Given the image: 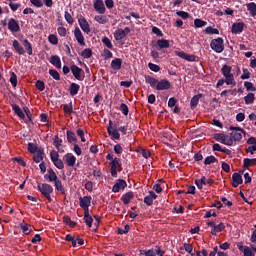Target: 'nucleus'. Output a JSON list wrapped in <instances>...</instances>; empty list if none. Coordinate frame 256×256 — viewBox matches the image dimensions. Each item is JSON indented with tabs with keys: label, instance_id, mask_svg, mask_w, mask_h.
Masks as SVG:
<instances>
[{
	"label": "nucleus",
	"instance_id": "55",
	"mask_svg": "<svg viewBox=\"0 0 256 256\" xmlns=\"http://www.w3.org/2000/svg\"><path fill=\"white\" fill-rule=\"evenodd\" d=\"M243 256H255V253H253V249L249 248V246H244Z\"/></svg>",
	"mask_w": 256,
	"mask_h": 256
},
{
	"label": "nucleus",
	"instance_id": "38",
	"mask_svg": "<svg viewBox=\"0 0 256 256\" xmlns=\"http://www.w3.org/2000/svg\"><path fill=\"white\" fill-rule=\"evenodd\" d=\"M81 57L84 59H91L93 57V50L91 48H86L81 52Z\"/></svg>",
	"mask_w": 256,
	"mask_h": 256
},
{
	"label": "nucleus",
	"instance_id": "42",
	"mask_svg": "<svg viewBox=\"0 0 256 256\" xmlns=\"http://www.w3.org/2000/svg\"><path fill=\"white\" fill-rule=\"evenodd\" d=\"M244 101L246 105H252L255 102V94L249 93L247 96L244 97Z\"/></svg>",
	"mask_w": 256,
	"mask_h": 256
},
{
	"label": "nucleus",
	"instance_id": "23",
	"mask_svg": "<svg viewBox=\"0 0 256 256\" xmlns=\"http://www.w3.org/2000/svg\"><path fill=\"white\" fill-rule=\"evenodd\" d=\"M145 81L148 83V85H150V87H152V89H157L159 80H157L155 77L147 75L145 76Z\"/></svg>",
	"mask_w": 256,
	"mask_h": 256
},
{
	"label": "nucleus",
	"instance_id": "29",
	"mask_svg": "<svg viewBox=\"0 0 256 256\" xmlns=\"http://www.w3.org/2000/svg\"><path fill=\"white\" fill-rule=\"evenodd\" d=\"M66 137H67V141L70 144H76L77 143V136L74 134L73 131L71 130H67L66 131Z\"/></svg>",
	"mask_w": 256,
	"mask_h": 256
},
{
	"label": "nucleus",
	"instance_id": "36",
	"mask_svg": "<svg viewBox=\"0 0 256 256\" xmlns=\"http://www.w3.org/2000/svg\"><path fill=\"white\" fill-rule=\"evenodd\" d=\"M54 187L56 191H59L61 193V195H65V187H63V183L61 182V180H56L54 182Z\"/></svg>",
	"mask_w": 256,
	"mask_h": 256
},
{
	"label": "nucleus",
	"instance_id": "50",
	"mask_svg": "<svg viewBox=\"0 0 256 256\" xmlns=\"http://www.w3.org/2000/svg\"><path fill=\"white\" fill-rule=\"evenodd\" d=\"M28 151L29 153L35 154L38 153L39 147H37L34 143H28Z\"/></svg>",
	"mask_w": 256,
	"mask_h": 256
},
{
	"label": "nucleus",
	"instance_id": "14",
	"mask_svg": "<svg viewBox=\"0 0 256 256\" xmlns=\"http://www.w3.org/2000/svg\"><path fill=\"white\" fill-rule=\"evenodd\" d=\"M94 9L97 11V13H100V15H105V11H107L103 0H95Z\"/></svg>",
	"mask_w": 256,
	"mask_h": 256
},
{
	"label": "nucleus",
	"instance_id": "44",
	"mask_svg": "<svg viewBox=\"0 0 256 256\" xmlns=\"http://www.w3.org/2000/svg\"><path fill=\"white\" fill-rule=\"evenodd\" d=\"M102 43L103 45H105V47H107V49H113V43L111 42V39H109V37L104 36L102 38Z\"/></svg>",
	"mask_w": 256,
	"mask_h": 256
},
{
	"label": "nucleus",
	"instance_id": "64",
	"mask_svg": "<svg viewBox=\"0 0 256 256\" xmlns=\"http://www.w3.org/2000/svg\"><path fill=\"white\" fill-rule=\"evenodd\" d=\"M177 105V99L175 97H171L168 100V107L172 109V107H175Z\"/></svg>",
	"mask_w": 256,
	"mask_h": 256
},
{
	"label": "nucleus",
	"instance_id": "5",
	"mask_svg": "<svg viewBox=\"0 0 256 256\" xmlns=\"http://www.w3.org/2000/svg\"><path fill=\"white\" fill-rule=\"evenodd\" d=\"M174 53L177 57H180V59H184L185 61H188L189 63L199 62V56H196L193 54H187L184 51H175Z\"/></svg>",
	"mask_w": 256,
	"mask_h": 256
},
{
	"label": "nucleus",
	"instance_id": "12",
	"mask_svg": "<svg viewBox=\"0 0 256 256\" xmlns=\"http://www.w3.org/2000/svg\"><path fill=\"white\" fill-rule=\"evenodd\" d=\"M231 185L234 188L239 187V185H243V176L237 172L233 173Z\"/></svg>",
	"mask_w": 256,
	"mask_h": 256
},
{
	"label": "nucleus",
	"instance_id": "46",
	"mask_svg": "<svg viewBox=\"0 0 256 256\" xmlns=\"http://www.w3.org/2000/svg\"><path fill=\"white\" fill-rule=\"evenodd\" d=\"M48 41L51 45H59V38H57V35L55 34H50L48 36Z\"/></svg>",
	"mask_w": 256,
	"mask_h": 256
},
{
	"label": "nucleus",
	"instance_id": "2",
	"mask_svg": "<svg viewBox=\"0 0 256 256\" xmlns=\"http://www.w3.org/2000/svg\"><path fill=\"white\" fill-rule=\"evenodd\" d=\"M232 71V67L224 64L222 69H221V73L222 75L225 77V82L226 85H237V82H235V76L233 75V73H231Z\"/></svg>",
	"mask_w": 256,
	"mask_h": 256
},
{
	"label": "nucleus",
	"instance_id": "59",
	"mask_svg": "<svg viewBox=\"0 0 256 256\" xmlns=\"http://www.w3.org/2000/svg\"><path fill=\"white\" fill-rule=\"evenodd\" d=\"M36 88L38 89V91H45V82H43V80H37Z\"/></svg>",
	"mask_w": 256,
	"mask_h": 256
},
{
	"label": "nucleus",
	"instance_id": "35",
	"mask_svg": "<svg viewBox=\"0 0 256 256\" xmlns=\"http://www.w3.org/2000/svg\"><path fill=\"white\" fill-rule=\"evenodd\" d=\"M157 45H158L159 49H169V47H170L169 40H167V39L157 40Z\"/></svg>",
	"mask_w": 256,
	"mask_h": 256
},
{
	"label": "nucleus",
	"instance_id": "30",
	"mask_svg": "<svg viewBox=\"0 0 256 256\" xmlns=\"http://www.w3.org/2000/svg\"><path fill=\"white\" fill-rule=\"evenodd\" d=\"M243 167L244 169H249V167H255L256 165V158H245L243 160Z\"/></svg>",
	"mask_w": 256,
	"mask_h": 256
},
{
	"label": "nucleus",
	"instance_id": "26",
	"mask_svg": "<svg viewBox=\"0 0 256 256\" xmlns=\"http://www.w3.org/2000/svg\"><path fill=\"white\" fill-rule=\"evenodd\" d=\"M79 89H81V86L75 82L70 84V88H69V94L71 95V97H75V95H77V93H79Z\"/></svg>",
	"mask_w": 256,
	"mask_h": 256
},
{
	"label": "nucleus",
	"instance_id": "16",
	"mask_svg": "<svg viewBox=\"0 0 256 256\" xmlns=\"http://www.w3.org/2000/svg\"><path fill=\"white\" fill-rule=\"evenodd\" d=\"M148 193H149V195H147L144 198V203H145V205H147V207H151V205H153V201H155V199H157V194H155L153 192V190L149 191Z\"/></svg>",
	"mask_w": 256,
	"mask_h": 256
},
{
	"label": "nucleus",
	"instance_id": "22",
	"mask_svg": "<svg viewBox=\"0 0 256 256\" xmlns=\"http://www.w3.org/2000/svg\"><path fill=\"white\" fill-rule=\"evenodd\" d=\"M64 160L66 161V165L68 167H73L77 161V158L71 154V153H67L65 156H64Z\"/></svg>",
	"mask_w": 256,
	"mask_h": 256
},
{
	"label": "nucleus",
	"instance_id": "40",
	"mask_svg": "<svg viewBox=\"0 0 256 256\" xmlns=\"http://www.w3.org/2000/svg\"><path fill=\"white\" fill-rule=\"evenodd\" d=\"M108 135L112 139H116V140L121 139V134L119 133V130H117V129H113V130L108 131Z\"/></svg>",
	"mask_w": 256,
	"mask_h": 256
},
{
	"label": "nucleus",
	"instance_id": "37",
	"mask_svg": "<svg viewBox=\"0 0 256 256\" xmlns=\"http://www.w3.org/2000/svg\"><path fill=\"white\" fill-rule=\"evenodd\" d=\"M94 21H96L100 25H105L106 23L109 22V19H107V16H105V15H96L94 17Z\"/></svg>",
	"mask_w": 256,
	"mask_h": 256
},
{
	"label": "nucleus",
	"instance_id": "8",
	"mask_svg": "<svg viewBox=\"0 0 256 256\" xmlns=\"http://www.w3.org/2000/svg\"><path fill=\"white\" fill-rule=\"evenodd\" d=\"M70 71H71L73 77H75L77 79V81H83V77L81 76V73H83V69H81L79 66L73 64L70 67Z\"/></svg>",
	"mask_w": 256,
	"mask_h": 256
},
{
	"label": "nucleus",
	"instance_id": "57",
	"mask_svg": "<svg viewBox=\"0 0 256 256\" xmlns=\"http://www.w3.org/2000/svg\"><path fill=\"white\" fill-rule=\"evenodd\" d=\"M102 57H104V59H112L113 58V52H111L109 49L105 48L103 50Z\"/></svg>",
	"mask_w": 256,
	"mask_h": 256
},
{
	"label": "nucleus",
	"instance_id": "62",
	"mask_svg": "<svg viewBox=\"0 0 256 256\" xmlns=\"http://www.w3.org/2000/svg\"><path fill=\"white\" fill-rule=\"evenodd\" d=\"M50 159H51L52 162H54L57 159H59V152H57L56 150H52L50 152Z\"/></svg>",
	"mask_w": 256,
	"mask_h": 256
},
{
	"label": "nucleus",
	"instance_id": "63",
	"mask_svg": "<svg viewBox=\"0 0 256 256\" xmlns=\"http://www.w3.org/2000/svg\"><path fill=\"white\" fill-rule=\"evenodd\" d=\"M244 87H246L247 91H256L255 86L251 82H244Z\"/></svg>",
	"mask_w": 256,
	"mask_h": 256
},
{
	"label": "nucleus",
	"instance_id": "1",
	"mask_svg": "<svg viewBox=\"0 0 256 256\" xmlns=\"http://www.w3.org/2000/svg\"><path fill=\"white\" fill-rule=\"evenodd\" d=\"M37 189L41 193V195L44 196L45 199H47V201L49 203H51V201H53V198H51V194L53 193V186L51 184L38 183Z\"/></svg>",
	"mask_w": 256,
	"mask_h": 256
},
{
	"label": "nucleus",
	"instance_id": "56",
	"mask_svg": "<svg viewBox=\"0 0 256 256\" xmlns=\"http://www.w3.org/2000/svg\"><path fill=\"white\" fill-rule=\"evenodd\" d=\"M10 83L12 85V87H17V74H15V72H12L11 73V76H10Z\"/></svg>",
	"mask_w": 256,
	"mask_h": 256
},
{
	"label": "nucleus",
	"instance_id": "7",
	"mask_svg": "<svg viewBox=\"0 0 256 256\" xmlns=\"http://www.w3.org/2000/svg\"><path fill=\"white\" fill-rule=\"evenodd\" d=\"M8 29L11 31V33H19V31H21L19 21L15 20L14 18H10L8 22Z\"/></svg>",
	"mask_w": 256,
	"mask_h": 256
},
{
	"label": "nucleus",
	"instance_id": "15",
	"mask_svg": "<svg viewBox=\"0 0 256 256\" xmlns=\"http://www.w3.org/2000/svg\"><path fill=\"white\" fill-rule=\"evenodd\" d=\"M78 23L84 33H87V35H89V33H91V28L89 26V22H87V19H85V17L78 19Z\"/></svg>",
	"mask_w": 256,
	"mask_h": 256
},
{
	"label": "nucleus",
	"instance_id": "31",
	"mask_svg": "<svg viewBox=\"0 0 256 256\" xmlns=\"http://www.w3.org/2000/svg\"><path fill=\"white\" fill-rule=\"evenodd\" d=\"M51 65H54L57 69H61V58L57 55H53L50 58Z\"/></svg>",
	"mask_w": 256,
	"mask_h": 256
},
{
	"label": "nucleus",
	"instance_id": "18",
	"mask_svg": "<svg viewBox=\"0 0 256 256\" xmlns=\"http://www.w3.org/2000/svg\"><path fill=\"white\" fill-rule=\"evenodd\" d=\"M44 157H45V149H43V147H40L38 149V152L34 154L33 161L34 163H41Z\"/></svg>",
	"mask_w": 256,
	"mask_h": 256
},
{
	"label": "nucleus",
	"instance_id": "6",
	"mask_svg": "<svg viewBox=\"0 0 256 256\" xmlns=\"http://www.w3.org/2000/svg\"><path fill=\"white\" fill-rule=\"evenodd\" d=\"M93 198L91 196H84L79 198V205L83 211H89V207H91V200Z\"/></svg>",
	"mask_w": 256,
	"mask_h": 256
},
{
	"label": "nucleus",
	"instance_id": "32",
	"mask_svg": "<svg viewBox=\"0 0 256 256\" xmlns=\"http://www.w3.org/2000/svg\"><path fill=\"white\" fill-rule=\"evenodd\" d=\"M53 145L56 147L57 151H61V147H63V139L59 138L58 135H55L53 138Z\"/></svg>",
	"mask_w": 256,
	"mask_h": 256
},
{
	"label": "nucleus",
	"instance_id": "43",
	"mask_svg": "<svg viewBox=\"0 0 256 256\" xmlns=\"http://www.w3.org/2000/svg\"><path fill=\"white\" fill-rule=\"evenodd\" d=\"M63 223H65L66 225H68L69 227H77V222H73L71 220V217L69 216H64L63 217Z\"/></svg>",
	"mask_w": 256,
	"mask_h": 256
},
{
	"label": "nucleus",
	"instance_id": "11",
	"mask_svg": "<svg viewBox=\"0 0 256 256\" xmlns=\"http://www.w3.org/2000/svg\"><path fill=\"white\" fill-rule=\"evenodd\" d=\"M74 37L79 45H81V47H85V37L83 36V32H81V29H79V27L75 28Z\"/></svg>",
	"mask_w": 256,
	"mask_h": 256
},
{
	"label": "nucleus",
	"instance_id": "9",
	"mask_svg": "<svg viewBox=\"0 0 256 256\" xmlns=\"http://www.w3.org/2000/svg\"><path fill=\"white\" fill-rule=\"evenodd\" d=\"M171 87V82L167 79H162L158 81V84L156 85V91H168V89Z\"/></svg>",
	"mask_w": 256,
	"mask_h": 256
},
{
	"label": "nucleus",
	"instance_id": "19",
	"mask_svg": "<svg viewBox=\"0 0 256 256\" xmlns=\"http://www.w3.org/2000/svg\"><path fill=\"white\" fill-rule=\"evenodd\" d=\"M12 47L18 55H25V48H23V45H21L17 40H13Z\"/></svg>",
	"mask_w": 256,
	"mask_h": 256
},
{
	"label": "nucleus",
	"instance_id": "27",
	"mask_svg": "<svg viewBox=\"0 0 256 256\" xmlns=\"http://www.w3.org/2000/svg\"><path fill=\"white\" fill-rule=\"evenodd\" d=\"M84 222L86 223L87 227H93V217L89 214V210L84 211Z\"/></svg>",
	"mask_w": 256,
	"mask_h": 256
},
{
	"label": "nucleus",
	"instance_id": "21",
	"mask_svg": "<svg viewBox=\"0 0 256 256\" xmlns=\"http://www.w3.org/2000/svg\"><path fill=\"white\" fill-rule=\"evenodd\" d=\"M135 197V194H133L132 191L126 192L121 196V201L124 205H129L131 203V200Z\"/></svg>",
	"mask_w": 256,
	"mask_h": 256
},
{
	"label": "nucleus",
	"instance_id": "34",
	"mask_svg": "<svg viewBox=\"0 0 256 256\" xmlns=\"http://www.w3.org/2000/svg\"><path fill=\"white\" fill-rule=\"evenodd\" d=\"M23 47L26 49V53L28 55H33V45H31V42H29V40H23Z\"/></svg>",
	"mask_w": 256,
	"mask_h": 256
},
{
	"label": "nucleus",
	"instance_id": "10",
	"mask_svg": "<svg viewBox=\"0 0 256 256\" xmlns=\"http://www.w3.org/2000/svg\"><path fill=\"white\" fill-rule=\"evenodd\" d=\"M44 179L46 181H49V183H55L59 179V177H57V173H55V170L49 168L47 170V173L44 175Z\"/></svg>",
	"mask_w": 256,
	"mask_h": 256
},
{
	"label": "nucleus",
	"instance_id": "20",
	"mask_svg": "<svg viewBox=\"0 0 256 256\" xmlns=\"http://www.w3.org/2000/svg\"><path fill=\"white\" fill-rule=\"evenodd\" d=\"M123 65V60L121 58H115L111 61L110 67L113 71H119Z\"/></svg>",
	"mask_w": 256,
	"mask_h": 256
},
{
	"label": "nucleus",
	"instance_id": "52",
	"mask_svg": "<svg viewBox=\"0 0 256 256\" xmlns=\"http://www.w3.org/2000/svg\"><path fill=\"white\" fill-rule=\"evenodd\" d=\"M148 67L150 69V71H153L154 73H159V71H161V66L157 65V64H153V63H148Z\"/></svg>",
	"mask_w": 256,
	"mask_h": 256
},
{
	"label": "nucleus",
	"instance_id": "47",
	"mask_svg": "<svg viewBox=\"0 0 256 256\" xmlns=\"http://www.w3.org/2000/svg\"><path fill=\"white\" fill-rule=\"evenodd\" d=\"M205 25H207V22L204 20H201L199 18H196L194 20V27H196L197 29H199L201 27H205Z\"/></svg>",
	"mask_w": 256,
	"mask_h": 256
},
{
	"label": "nucleus",
	"instance_id": "53",
	"mask_svg": "<svg viewBox=\"0 0 256 256\" xmlns=\"http://www.w3.org/2000/svg\"><path fill=\"white\" fill-rule=\"evenodd\" d=\"M52 163H54V165H55V167L57 168V169H65V164L63 163V160H61V159H57V160H54Z\"/></svg>",
	"mask_w": 256,
	"mask_h": 256
},
{
	"label": "nucleus",
	"instance_id": "17",
	"mask_svg": "<svg viewBox=\"0 0 256 256\" xmlns=\"http://www.w3.org/2000/svg\"><path fill=\"white\" fill-rule=\"evenodd\" d=\"M243 29H245V23L238 22L232 25L231 31L234 35H239V33H243Z\"/></svg>",
	"mask_w": 256,
	"mask_h": 256
},
{
	"label": "nucleus",
	"instance_id": "25",
	"mask_svg": "<svg viewBox=\"0 0 256 256\" xmlns=\"http://www.w3.org/2000/svg\"><path fill=\"white\" fill-rule=\"evenodd\" d=\"M125 37H127V33H125V30H123L122 28H118L114 32V39L116 41H121V39H125Z\"/></svg>",
	"mask_w": 256,
	"mask_h": 256
},
{
	"label": "nucleus",
	"instance_id": "4",
	"mask_svg": "<svg viewBox=\"0 0 256 256\" xmlns=\"http://www.w3.org/2000/svg\"><path fill=\"white\" fill-rule=\"evenodd\" d=\"M213 138L215 139V141H219L220 143H222V145H228L229 147L233 145V138L224 133H216L214 134Z\"/></svg>",
	"mask_w": 256,
	"mask_h": 256
},
{
	"label": "nucleus",
	"instance_id": "13",
	"mask_svg": "<svg viewBox=\"0 0 256 256\" xmlns=\"http://www.w3.org/2000/svg\"><path fill=\"white\" fill-rule=\"evenodd\" d=\"M127 187V182L123 179H118L117 182L112 187L113 193H119V191L124 190Z\"/></svg>",
	"mask_w": 256,
	"mask_h": 256
},
{
	"label": "nucleus",
	"instance_id": "24",
	"mask_svg": "<svg viewBox=\"0 0 256 256\" xmlns=\"http://www.w3.org/2000/svg\"><path fill=\"white\" fill-rule=\"evenodd\" d=\"M203 97V94L199 93L197 95H194L192 99L190 100V108L191 109H197V105H199V100Z\"/></svg>",
	"mask_w": 256,
	"mask_h": 256
},
{
	"label": "nucleus",
	"instance_id": "61",
	"mask_svg": "<svg viewBox=\"0 0 256 256\" xmlns=\"http://www.w3.org/2000/svg\"><path fill=\"white\" fill-rule=\"evenodd\" d=\"M176 15H178V17H181V19H189V17H191V15L185 11H177Z\"/></svg>",
	"mask_w": 256,
	"mask_h": 256
},
{
	"label": "nucleus",
	"instance_id": "49",
	"mask_svg": "<svg viewBox=\"0 0 256 256\" xmlns=\"http://www.w3.org/2000/svg\"><path fill=\"white\" fill-rule=\"evenodd\" d=\"M230 137L232 138V142L241 141V139H243L241 132H232Z\"/></svg>",
	"mask_w": 256,
	"mask_h": 256
},
{
	"label": "nucleus",
	"instance_id": "58",
	"mask_svg": "<svg viewBox=\"0 0 256 256\" xmlns=\"http://www.w3.org/2000/svg\"><path fill=\"white\" fill-rule=\"evenodd\" d=\"M64 19L67 21V23L69 25H73V23L75 21V20H73V16H71V14L67 11L64 13Z\"/></svg>",
	"mask_w": 256,
	"mask_h": 256
},
{
	"label": "nucleus",
	"instance_id": "54",
	"mask_svg": "<svg viewBox=\"0 0 256 256\" xmlns=\"http://www.w3.org/2000/svg\"><path fill=\"white\" fill-rule=\"evenodd\" d=\"M120 164H121V159L115 157V158L111 161L110 167L113 168V169H117Z\"/></svg>",
	"mask_w": 256,
	"mask_h": 256
},
{
	"label": "nucleus",
	"instance_id": "41",
	"mask_svg": "<svg viewBox=\"0 0 256 256\" xmlns=\"http://www.w3.org/2000/svg\"><path fill=\"white\" fill-rule=\"evenodd\" d=\"M212 163H219V160L213 155L205 158L204 165H211Z\"/></svg>",
	"mask_w": 256,
	"mask_h": 256
},
{
	"label": "nucleus",
	"instance_id": "28",
	"mask_svg": "<svg viewBox=\"0 0 256 256\" xmlns=\"http://www.w3.org/2000/svg\"><path fill=\"white\" fill-rule=\"evenodd\" d=\"M12 110L14 111L15 115L19 117L20 119H25V113H23V110H21V107L17 104H12Z\"/></svg>",
	"mask_w": 256,
	"mask_h": 256
},
{
	"label": "nucleus",
	"instance_id": "48",
	"mask_svg": "<svg viewBox=\"0 0 256 256\" xmlns=\"http://www.w3.org/2000/svg\"><path fill=\"white\" fill-rule=\"evenodd\" d=\"M49 75H51L55 79V81H60L61 80V75L55 69H50L49 70Z\"/></svg>",
	"mask_w": 256,
	"mask_h": 256
},
{
	"label": "nucleus",
	"instance_id": "39",
	"mask_svg": "<svg viewBox=\"0 0 256 256\" xmlns=\"http://www.w3.org/2000/svg\"><path fill=\"white\" fill-rule=\"evenodd\" d=\"M64 113H67V115H73L75 111H73V102H70L69 104H65L63 107Z\"/></svg>",
	"mask_w": 256,
	"mask_h": 256
},
{
	"label": "nucleus",
	"instance_id": "33",
	"mask_svg": "<svg viewBox=\"0 0 256 256\" xmlns=\"http://www.w3.org/2000/svg\"><path fill=\"white\" fill-rule=\"evenodd\" d=\"M247 11H249L251 17H256V3L250 2L246 4Z\"/></svg>",
	"mask_w": 256,
	"mask_h": 256
},
{
	"label": "nucleus",
	"instance_id": "60",
	"mask_svg": "<svg viewBox=\"0 0 256 256\" xmlns=\"http://www.w3.org/2000/svg\"><path fill=\"white\" fill-rule=\"evenodd\" d=\"M120 111H121L125 116L129 115V106H127V104H125V103H122V104L120 105Z\"/></svg>",
	"mask_w": 256,
	"mask_h": 256
},
{
	"label": "nucleus",
	"instance_id": "45",
	"mask_svg": "<svg viewBox=\"0 0 256 256\" xmlns=\"http://www.w3.org/2000/svg\"><path fill=\"white\" fill-rule=\"evenodd\" d=\"M205 33L207 35H219V29L217 28H213L211 26H208L206 29H205Z\"/></svg>",
	"mask_w": 256,
	"mask_h": 256
},
{
	"label": "nucleus",
	"instance_id": "51",
	"mask_svg": "<svg viewBox=\"0 0 256 256\" xmlns=\"http://www.w3.org/2000/svg\"><path fill=\"white\" fill-rule=\"evenodd\" d=\"M20 229L22 230V233H24V235H29L31 233V231L29 230V224L27 223H21Z\"/></svg>",
	"mask_w": 256,
	"mask_h": 256
},
{
	"label": "nucleus",
	"instance_id": "3",
	"mask_svg": "<svg viewBox=\"0 0 256 256\" xmlns=\"http://www.w3.org/2000/svg\"><path fill=\"white\" fill-rule=\"evenodd\" d=\"M224 40L221 37H218L216 39H213L210 43V48L212 51H215V53H223L225 51V44Z\"/></svg>",
	"mask_w": 256,
	"mask_h": 256
}]
</instances>
